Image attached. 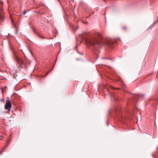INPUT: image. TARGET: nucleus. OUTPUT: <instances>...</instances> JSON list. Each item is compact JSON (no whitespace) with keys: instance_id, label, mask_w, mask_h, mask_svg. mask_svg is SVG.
Segmentation results:
<instances>
[{"instance_id":"nucleus-5","label":"nucleus","mask_w":158,"mask_h":158,"mask_svg":"<svg viewBox=\"0 0 158 158\" xmlns=\"http://www.w3.org/2000/svg\"><path fill=\"white\" fill-rule=\"evenodd\" d=\"M15 59L17 62L21 65H25V64L24 61L21 58H19L16 55H15Z\"/></svg>"},{"instance_id":"nucleus-16","label":"nucleus","mask_w":158,"mask_h":158,"mask_svg":"<svg viewBox=\"0 0 158 158\" xmlns=\"http://www.w3.org/2000/svg\"><path fill=\"white\" fill-rule=\"evenodd\" d=\"M31 24V22L29 23V25H30Z\"/></svg>"},{"instance_id":"nucleus-17","label":"nucleus","mask_w":158,"mask_h":158,"mask_svg":"<svg viewBox=\"0 0 158 158\" xmlns=\"http://www.w3.org/2000/svg\"><path fill=\"white\" fill-rule=\"evenodd\" d=\"M141 95H140L139 96V98L141 97Z\"/></svg>"},{"instance_id":"nucleus-3","label":"nucleus","mask_w":158,"mask_h":158,"mask_svg":"<svg viewBox=\"0 0 158 158\" xmlns=\"http://www.w3.org/2000/svg\"><path fill=\"white\" fill-rule=\"evenodd\" d=\"M3 4V3L2 2H0V22H2L4 21V19H5L4 16L3 15V11H2V6Z\"/></svg>"},{"instance_id":"nucleus-8","label":"nucleus","mask_w":158,"mask_h":158,"mask_svg":"<svg viewBox=\"0 0 158 158\" xmlns=\"http://www.w3.org/2000/svg\"><path fill=\"white\" fill-rule=\"evenodd\" d=\"M78 27H77V28H73V30H74V31H76L78 29Z\"/></svg>"},{"instance_id":"nucleus-12","label":"nucleus","mask_w":158,"mask_h":158,"mask_svg":"<svg viewBox=\"0 0 158 158\" xmlns=\"http://www.w3.org/2000/svg\"><path fill=\"white\" fill-rule=\"evenodd\" d=\"M8 144L7 145L5 148H3V150H4L8 146Z\"/></svg>"},{"instance_id":"nucleus-18","label":"nucleus","mask_w":158,"mask_h":158,"mask_svg":"<svg viewBox=\"0 0 158 158\" xmlns=\"http://www.w3.org/2000/svg\"><path fill=\"white\" fill-rule=\"evenodd\" d=\"M2 152H1V153L2 154Z\"/></svg>"},{"instance_id":"nucleus-2","label":"nucleus","mask_w":158,"mask_h":158,"mask_svg":"<svg viewBox=\"0 0 158 158\" xmlns=\"http://www.w3.org/2000/svg\"><path fill=\"white\" fill-rule=\"evenodd\" d=\"M116 110L118 113V114L117 117L118 119L123 123L124 120L126 119L125 117V114L123 113V111L119 108H116Z\"/></svg>"},{"instance_id":"nucleus-7","label":"nucleus","mask_w":158,"mask_h":158,"mask_svg":"<svg viewBox=\"0 0 158 158\" xmlns=\"http://www.w3.org/2000/svg\"><path fill=\"white\" fill-rule=\"evenodd\" d=\"M87 34L90 35L89 33H83L82 34H80L79 35L82 38H85V36Z\"/></svg>"},{"instance_id":"nucleus-9","label":"nucleus","mask_w":158,"mask_h":158,"mask_svg":"<svg viewBox=\"0 0 158 158\" xmlns=\"http://www.w3.org/2000/svg\"><path fill=\"white\" fill-rule=\"evenodd\" d=\"M26 13V11L25 10H24L23 11V15H24Z\"/></svg>"},{"instance_id":"nucleus-15","label":"nucleus","mask_w":158,"mask_h":158,"mask_svg":"<svg viewBox=\"0 0 158 158\" xmlns=\"http://www.w3.org/2000/svg\"><path fill=\"white\" fill-rule=\"evenodd\" d=\"M41 38H42V39H45V38H44V37H41Z\"/></svg>"},{"instance_id":"nucleus-10","label":"nucleus","mask_w":158,"mask_h":158,"mask_svg":"<svg viewBox=\"0 0 158 158\" xmlns=\"http://www.w3.org/2000/svg\"><path fill=\"white\" fill-rule=\"evenodd\" d=\"M123 29H124V30H125L126 29V27H123Z\"/></svg>"},{"instance_id":"nucleus-21","label":"nucleus","mask_w":158,"mask_h":158,"mask_svg":"<svg viewBox=\"0 0 158 158\" xmlns=\"http://www.w3.org/2000/svg\"><path fill=\"white\" fill-rule=\"evenodd\" d=\"M113 96H114V95H112V97H113Z\"/></svg>"},{"instance_id":"nucleus-20","label":"nucleus","mask_w":158,"mask_h":158,"mask_svg":"<svg viewBox=\"0 0 158 158\" xmlns=\"http://www.w3.org/2000/svg\"><path fill=\"white\" fill-rule=\"evenodd\" d=\"M36 34H37V35H39V34H37V33H36Z\"/></svg>"},{"instance_id":"nucleus-22","label":"nucleus","mask_w":158,"mask_h":158,"mask_svg":"<svg viewBox=\"0 0 158 158\" xmlns=\"http://www.w3.org/2000/svg\"><path fill=\"white\" fill-rule=\"evenodd\" d=\"M113 96H114V95H112V97H113Z\"/></svg>"},{"instance_id":"nucleus-4","label":"nucleus","mask_w":158,"mask_h":158,"mask_svg":"<svg viewBox=\"0 0 158 158\" xmlns=\"http://www.w3.org/2000/svg\"><path fill=\"white\" fill-rule=\"evenodd\" d=\"M11 107V104L10 101L9 100H6L5 105V109L9 110H10Z\"/></svg>"},{"instance_id":"nucleus-1","label":"nucleus","mask_w":158,"mask_h":158,"mask_svg":"<svg viewBox=\"0 0 158 158\" xmlns=\"http://www.w3.org/2000/svg\"><path fill=\"white\" fill-rule=\"evenodd\" d=\"M84 43L87 46H94L97 47L99 46L102 47L105 45H107L110 47L112 44V43L110 41H107L105 43L102 41L101 40H84Z\"/></svg>"},{"instance_id":"nucleus-23","label":"nucleus","mask_w":158,"mask_h":158,"mask_svg":"<svg viewBox=\"0 0 158 158\" xmlns=\"http://www.w3.org/2000/svg\"><path fill=\"white\" fill-rule=\"evenodd\" d=\"M113 96H114V95H112V97H113Z\"/></svg>"},{"instance_id":"nucleus-6","label":"nucleus","mask_w":158,"mask_h":158,"mask_svg":"<svg viewBox=\"0 0 158 158\" xmlns=\"http://www.w3.org/2000/svg\"><path fill=\"white\" fill-rule=\"evenodd\" d=\"M14 78L17 80L18 82H20L23 80L22 78H21L19 77L17 75H14Z\"/></svg>"},{"instance_id":"nucleus-14","label":"nucleus","mask_w":158,"mask_h":158,"mask_svg":"<svg viewBox=\"0 0 158 158\" xmlns=\"http://www.w3.org/2000/svg\"><path fill=\"white\" fill-rule=\"evenodd\" d=\"M158 21V19L156 20V21L155 22V23H157Z\"/></svg>"},{"instance_id":"nucleus-19","label":"nucleus","mask_w":158,"mask_h":158,"mask_svg":"<svg viewBox=\"0 0 158 158\" xmlns=\"http://www.w3.org/2000/svg\"><path fill=\"white\" fill-rule=\"evenodd\" d=\"M36 34H37V35H39V34H37V33H36Z\"/></svg>"},{"instance_id":"nucleus-11","label":"nucleus","mask_w":158,"mask_h":158,"mask_svg":"<svg viewBox=\"0 0 158 158\" xmlns=\"http://www.w3.org/2000/svg\"><path fill=\"white\" fill-rule=\"evenodd\" d=\"M18 30H16V34H17L18 33Z\"/></svg>"},{"instance_id":"nucleus-13","label":"nucleus","mask_w":158,"mask_h":158,"mask_svg":"<svg viewBox=\"0 0 158 158\" xmlns=\"http://www.w3.org/2000/svg\"><path fill=\"white\" fill-rule=\"evenodd\" d=\"M34 32L36 34V31H35V30H34Z\"/></svg>"},{"instance_id":"nucleus-24","label":"nucleus","mask_w":158,"mask_h":158,"mask_svg":"<svg viewBox=\"0 0 158 158\" xmlns=\"http://www.w3.org/2000/svg\"><path fill=\"white\" fill-rule=\"evenodd\" d=\"M135 110L136 109V107H135Z\"/></svg>"}]
</instances>
